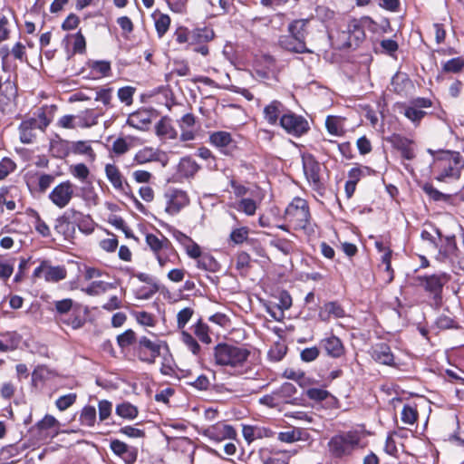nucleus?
<instances>
[{
  "instance_id": "f257e3e1",
  "label": "nucleus",
  "mask_w": 464,
  "mask_h": 464,
  "mask_svg": "<svg viewBox=\"0 0 464 464\" xmlns=\"http://www.w3.org/2000/svg\"><path fill=\"white\" fill-rule=\"evenodd\" d=\"M252 352L244 345L218 343L214 349L216 363L229 367L237 374H245L252 370Z\"/></svg>"
},
{
  "instance_id": "f03ea898",
  "label": "nucleus",
  "mask_w": 464,
  "mask_h": 464,
  "mask_svg": "<svg viewBox=\"0 0 464 464\" xmlns=\"http://www.w3.org/2000/svg\"><path fill=\"white\" fill-rule=\"evenodd\" d=\"M464 168V159L458 151H441L434 157L431 171L436 180L451 182L460 177Z\"/></svg>"
},
{
  "instance_id": "7ed1b4c3",
  "label": "nucleus",
  "mask_w": 464,
  "mask_h": 464,
  "mask_svg": "<svg viewBox=\"0 0 464 464\" xmlns=\"http://www.w3.org/2000/svg\"><path fill=\"white\" fill-rule=\"evenodd\" d=\"M362 434L355 430L338 431L327 442V450L334 459H343L362 449Z\"/></svg>"
},
{
  "instance_id": "20e7f679",
  "label": "nucleus",
  "mask_w": 464,
  "mask_h": 464,
  "mask_svg": "<svg viewBox=\"0 0 464 464\" xmlns=\"http://www.w3.org/2000/svg\"><path fill=\"white\" fill-rule=\"evenodd\" d=\"M376 23L369 16L350 20L346 30L338 34V47H357L365 39V31L368 30L370 32H374L376 30Z\"/></svg>"
},
{
  "instance_id": "39448f33",
  "label": "nucleus",
  "mask_w": 464,
  "mask_h": 464,
  "mask_svg": "<svg viewBox=\"0 0 464 464\" xmlns=\"http://www.w3.org/2000/svg\"><path fill=\"white\" fill-rule=\"evenodd\" d=\"M284 217L293 229L303 230L307 235L314 232L309 206L304 198H295L286 207Z\"/></svg>"
},
{
  "instance_id": "423d86ee",
  "label": "nucleus",
  "mask_w": 464,
  "mask_h": 464,
  "mask_svg": "<svg viewBox=\"0 0 464 464\" xmlns=\"http://www.w3.org/2000/svg\"><path fill=\"white\" fill-rule=\"evenodd\" d=\"M56 316L60 321L71 326L72 329H79L85 324V315L82 308L71 298H64L53 302Z\"/></svg>"
},
{
  "instance_id": "0eeeda50",
  "label": "nucleus",
  "mask_w": 464,
  "mask_h": 464,
  "mask_svg": "<svg viewBox=\"0 0 464 464\" xmlns=\"http://www.w3.org/2000/svg\"><path fill=\"white\" fill-rule=\"evenodd\" d=\"M146 243L160 267H164L168 263L172 262L171 256L176 255V251L171 242L166 237L161 236L159 237L154 234H147Z\"/></svg>"
},
{
  "instance_id": "6e6552de",
  "label": "nucleus",
  "mask_w": 464,
  "mask_h": 464,
  "mask_svg": "<svg viewBox=\"0 0 464 464\" xmlns=\"http://www.w3.org/2000/svg\"><path fill=\"white\" fill-rule=\"evenodd\" d=\"M432 106L428 98L418 97L400 105V113L403 114L415 126H419L421 120L426 116L425 109Z\"/></svg>"
},
{
  "instance_id": "1a4fd4ad",
  "label": "nucleus",
  "mask_w": 464,
  "mask_h": 464,
  "mask_svg": "<svg viewBox=\"0 0 464 464\" xmlns=\"http://www.w3.org/2000/svg\"><path fill=\"white\" fill-rule=\"evenodd\" d=\"M450 277L446 273L434 274L431 276H417L416 283L422 286L426 292L433 295L434 302L439 304L441 302L443 286L448 283Z\"/></svg>"
},
{
  "instance_id": "9d476101",
  "label": "nucleus",
  "mask_w": 464,
  "mask_h": 464,
  "mask_svg": "<svg viewBox=\"0 0 464 464\" xmlns=\"http://www.w3.org/2000/svg\"><path fill=\"white\" fill-rule=\"evenodd\" d=\"M166 203L165 211L170 216L178 215L190 203V198L186 190L178 188H169L164 193Z\"/></svg>"
},
{
  "instance_id": "9b49d317",
  "label": "nucleus",
  "mask_w": 464,
  "mask_h": 464,
  "mask_svg": "<svg viewBox=\"0 0 464 464\" xmlns=\"http://www.w3.org/2000/svg\"><path fill=\"white\" fill-rule=\"evenodd\" d=\"M163 342L160 340H150L146 336L139 339L135 347L138 358L148 363H154L156 358L160 356Z\"/></svg>"
},
{
  "instance_id": "f8f14e48",
  "label": "nucleus",
  "mask_w": 464,
  "mask_h": 464,
  "mask_svg": "<svg viewBox=\"0 0 464 464\" xmlns=\"http://www.w3.org/2000/svg\"><path fill=\"white\" fill-rule=\"evenodd\" d=\"M280 126L288 133L295 137H300L309 130L307 121L300 115L286 111L282 115L279 121Z\"/></svg>"
},
{
  "instance_id": "ddd939ff",
  "label": "nucleus",
  "mask_w": 464,
  "mask_h": 464,
  "mask_svg": "<svg viewBox=\"0 0 464 464\" xmlns=\"http://www.w3.org/2000/svg\"><path fill=\"white\" fill-rule=\"evenodd\" d=\"M34 278H44L48 283H57L66 278L67 270L63 266H52L50 261L44 260L33 273Z\"/></svg>"
},
{
  "instance_id": "4468645a",
  "label": "nucleus",
  "mask_w": 464,
  "mask_h": 464,
  "mask_svg": "<svg viewBox=\"0 0 464 464\" xmlns=\"http://www.w3.org/2000/svg\"><path fill=\"white\" fill-rule=\"evenodd\" d=\"M74 195V186L69 181H63L56 185L49 193L48 198L58 208L67 207Z\"/></svg>"
},
{
  "instance_id": "2eb2a0df",
  "label": "nucleus",
  "mask_w": 464,
  "mask_h": 464,
  "mask_svg": "<svg viewBox=\"0 0 464 464\" xmlns=\"http://www.w3.org/2000/svg\"><path fill=\"white\" fill-rule=\"evenodd\" d=\"M202 435L215 442H221L225 440H232L237 436L233 426L223 422H217L202 430Z\"/></svg>"
},
{
  "instance_id": "dca6fc26",
  "label": "nucleus",
  "mask_w": 464,
  "mask_h": 464,
  "mask_svg": "<svg viewBox=\"0 0 464 464\" xmlns=\"http://www.w3.org/2000/svg\"><path fill=\"white\" fill-rule=\"evenodd\" d=\"M304 173L307 181L316 190L323 188V183L320 178V164L315 160L312 155H304L302 157Z\"/></svg>"
},
{
  "instance_id": "f3484780",
  "label": "nucleus",
  "mask_w": 464,
  "mask_h": 464,
  "mask_svg": "<svg viewBox=\"0 0 464 464\" xmlns=\"http://www.w3.org/2000/svg\"><path fill=\"white\" fill-rule=\"evenodd\" d=\"M110 449L118 457H120L126 464H134L138 457V450L130 446L120 440H111Z\"/></svg>"
},
{
  "instance_id": "a211bd4d",
  "label": "nucleus",
  "mask_w": 464,
  "mask_h": 464,
  "mask_svg": "<svg viewBox=\"0 0 464 464\" xmlns=\"http://www.w3.org/2000/svg\"><path fill=\"white\" fill-rule=\"evenodd\" d=\"M134 161L137 164H146L149 162L158 161L160 162L162 166H166L168 163V158L165 152L158 149L144 147L135 154Z\"/></svg>"
},
{
  "instance_id": "6ab92c4d",
  "label": "nucleus",
  "mask_w": 464,
  "mask_h": 464,
  "mask_svg": "<svg viewBox=\"0 0 464 464\" xmlns=\"http://www.w3.org/2000/svg\"><path fill=\"white\" fill-rule=\"evenodd\" d=\"M320 345L326 354L332 358H340L345 353V349L341 339L333 334L322 339L320 341Z\"/></svg>"
},
{
  "instance_id": "aec40b11",
  "label": "nucleus",
  "mask_w": 464,
  "mask_h": 464,
  "mask_svg": "<svg viewBox=\"0 0 464 464\" xmlns=\"http://www.w3.org/2000/svg\"><path fill=\"white\" fill-rule=\"evenodd\" d=\"M393 148L401 151V156L406 160H412L415 157L412 147V140L400 134H393L387 139Z\"/></svg>"
},
{
  "instance_id": "412c9836",
  "label": "nucleus",
  "mask_w": 464,
  "mask_h": 464,
  "mask_svg": "<svg viewBox=\"0 0 464 464\" xmlns=\"http://www.w3.org/2000/svg\"><path fill=\"white\" fill-rule=\"evenodd\" d=\"M458 246L456 243L455 237H447L445 238V244L442 245L439 250L437 259L440 262H450L454 263L456 258L458 257Z\"/></svg>"
},
{
  "instance_id": "4be33fe9",
  "label": "nucleus",
  "mask_w": 464,
  "mask_h": 464,
  "mask_svg": "<svg viewBox=\"0 0 464 464\" xmlns=\"http://www.w3.org/2000/svg\"><path fill=\"white\" fill-rule=\"evenodd\" d=\"M278 44L285 51L295 53H306L311 51L306 47L305 42H302L291 34L281 35L278 39Z\"/></svg>"
},
{
  "instance_id": "5701e85b",
  "label": "nucleus",
  "mask_w": 464,
  "mask_h": 464,
  "mask_svg": "<svg viewBox=\"0 0 464 464\" xmlns=\"http://www.w3.org/2000/svg\"><path fill=\"white\" fill-rule=\"evenodd\" d=\"M286 111L287 109L281 102L274 100L265 106L263 110L264 118L270 125H276Z\"/></svg>"
},
{
  "instance_id": "b1692460",
  "label": "nucleus",
  "mask_w": 464,
  "mask_h": 464,
  "mask_svg": "<svg viewBox=\"0 0 464 464\" xmlns=\"http://www.w3.org/2000/svg\"><path fill=\"white\" fill-rule=\"evenodd\" d=\"M37 120L30 118L23 121L19 126L20 140L24 144L32 143L35 138L34 130L36 129Z\"/></svg>"
},
{
  "instance_id": "393cba45",
  "label": "nucleus",
  "mask_w": 464,
  "mask_h": 464,
  "mask_svg": "<svg viewBox=\"0 0 464 464\" xmlns=\"http://www.w3.org/2000/svg\"><path fill=\"white\" fill-rule=\"evenodd\" d=\"M372 358L385 365H392L394 362V356L391 351V348L386 343L377 344L372 351Z\"/></svg>"
},
{
  "instance_id": "a878e982",
  "label": "nucleus",
  "mask_w": 464,
  "mask_h": 464,
  "mask_svg": "<svg viewBox=\"0 0 464 464\" xmlns=\"http://www.w3.org/2000/svg\"><path fill=\"white\" fill-rule=\"evenodd\" d=\"M242 433L243 437L248 443L264 437H271L273 434L269 429L251 425H244Z\"/></svg>"
},
{
  "instance_id": "bb28decb",
  "label": "nucleus",
  "mask_w": 464,
  "mask_h": 464,
  "mask_svg": "<svg viewBox=\"0 0 464 464\" xmlns=\"http://www.w3.org/2000/svg\"><path fill=\"white\" fill-rule=\"evenodd\" d=\"M343 318L345 316L343 308L336 302L326 303L319 313L322 321H328L331 317Z\"/></svg>"
},
{
  "instance_id": "cd10ccee",
  "label": "nucleus",
  "mask_w": 464,
  "mask_h": 464,
  "mask_svg": "<svg viewBox=\"0 0 464 464\" xmlns=\"http://www.w3.org/2000/svg\"><path fill=\"white\" fill-rule=\"evenodd\" d=\"M105 174L115 189L120 191L124 189V178L116 165L107 164L105 166Z\"/></svg>"
},
{
  "instance_id": "c85d7f7f",
  "label": "nucleus",
  "mask_w": 464,
  "mask_h": 464,
  "mask_svg": "<svg viewBox=\"0 0 464 464\" xmlns=\"http://www.w3.org/2000/svg\"><path fill=\"white\" fill-rule=\"evenodd\" d=\"M296 453V450L292 451H273L268 456L263 455L262 462L263 464H288L290 458Z\"/></svg>"
},
{
  "instance_id": "c756f323",
  "label": "nucleus",
  "mask_w": 464,
  "mask_h": 464,
  "mask_svg": "<svg viewBox=\"0 0 464 464\" xmlns=\"http://www.w3.org/2000/svg\"><path fill=\"white\" fill-rule=\"evenodd\" d=\"M198 170V165L191 158H182L177 166V174L181 178L193 177Z\"/></svg>"
},
{
  "instance_id": "7c9ffc66",
  "label": "nucleus",
  "mask_w": 464,
  "mask_h": 464,
  "mask_svg": "<svg viewBox=\"0 0 464 464\" xmlns=\"http://www.w3.org/2000/svg\"><path fill=\"white\" fill-rule=\"evenodd\" d=\"M127 123L137 130H143L150 123V113L145 110L133 112L129 115Z\"/></svg>"
},
{
  "instance_id": "2f4dec72",
  "label": "nucleus",
  "mask_w": 464,
  "mask_h": 464,
  "mask_svg": "<svg viewBox=\"0 0 464 464\" xmlns=\"http://www.w3.org/2000/svg\"><path fill=\"white\" fill-rule=\"evenodd\" d=\"M309 19H296L291 22L288 25V33L299 39L305 42L307 35V25Z\"/></svg>"
},
{
  "instance_id": "473e14b6",
  "label": "nucleus",
  "mask_w": 464,
  "mask_h": 464,
  "mask_svg": "<svg viewBox=\"0 0 464 464\" xmlns=\"http://www.w3.org/2000/svg\"><path fill=\"white\" fill-rule=\"evenodd\" d=\"M20 336L14 332H7L0 335V352L14 351L20 343Z\"/></svg>"
},
{
  "instance_id": "72a5a7b5",
  "label": "nucleus",
  "mask_w": 464,
  "mask_h": 464,
  "mask_svg": "<svg viewBox=\"0 0 464 464\" xmlns=\"http://www.w3.org/2000/svg\"><path fill=\"white\" fill-rule=\"evenodd\" d=\"M115 413L122 419L132 420L137 418L139 411L138 408L130 402L122 401L116 405Z\"/></svg>"
},
{
  "instance_id": "f704fd0d",
  "label": "nucleus",
  "mask_w": 464,
  "mask_h": 464,
  "mask_svg": "<svg viewBox=\"0 0 464 464\" xmlns=\"http://www.w3.org/2000/svg\"><path fill=\"white\" fill-rule=\"evenodd\" d=\"M328 132L334 136H343L344 130V119L338 116H328L325 120Z\"/></svg>"
},
{
  "instance_id": "c9c22d12",
  "label": "nucleus",
  "mask_w": 464,
  "mask_h": 464,
  "mask_svg": "<svg viewBox=\"0 0 464 464\" xmlns=\"http://www.w3.org/2000/svg\"><path fill=\"white\" fill-rule=\"evenodd\" d=\"M269 245L285 256H289L295 250V244L292 240L285 237H274L270 240Z\"/></svg>"
},
{
  "instance_id": "e433bc0d",
  "label": "nucleus",
  "mask_w": 464,
  "mask_h": 464,
  "mask_svg": "<svg viewBox=\"0 0 464 464\" xmlns=\"http://www.w3.org/2000/svg\"><path fill=\"white\" fill-rule=\"evenodd\" d=\"M54 229L67 241H72L76 235V228L59 217L55 219Z\"/></svg>"
},
{
  "instance_id": "4c0bfd02",
  "label": "nucleus",
  "mask_w": 464,
  "mask_h": 464,
  "mask_svg": "<svg viewBox=\"0 0 464 464\" xmlns=\"http://www.w3.org/2000/svg\"><path fill=\"white\" fill-rule=\"evenodd\" d=\"M418 410L414 403H406L401 412V421L408 425H413L418 420Z\"/></svg>"
},
{
  "instance_id": "58836bf2",
  "label": "nucleus",
  "mask_w": 464,
  "mask_h": 464,
  "mask_svg": "<svg viewBox=\"0 0 464 464\" xmlns=\"http://www.w3.org/2000/svg\"><path fill=\"white\" fill-rule=\"evenodd\" d=\"M97 411L94 406L86 405L82 408L80 414V422L86 427H93L96 423Z\"/></svg>"
},
{
  "instance_id": "ea45409f",
  "label": "nucleus",
  "mask_w": 464,
  "mask_h": 464,
  "mask_svg": "<svg viewBox=\"0 0 464 464\" xmlns=\"http://www.w3.org/2000/svg\"><path fill=\"white\" fill-rule=\"evenodd\" d=\"M193 334L203 343L209 344L212 339L209 335V328L207 324L198 320L192 325Z\"/></svg>"
},
{
  "instance_id": "a19ab883",
  "label": "nucleus",
  "mask_w": 464,
  "mask_h": 464,
  "mask_svg": "<svg viewBox=\"0 0 464 464\" xmlns=\"http://www.w3.org/2000/svg\"><path fill=\"white\" fill-rule=\"evenodd\" d=\"M210 142L220 149L227 148L233 141L231 134L227 131H217L210 135Z\"/></svg>"
},
{
  "instance_id": "79ce46f5",
  "label": "nucleus",
  "mask_w": 464,
  "mask_h": 464,
  "mask_svg": "<svg viewBox=\"0 0 464 464\" xmlns=\"http://www.w3.org/2000/svg\"><path fill=\"white\" fill-rule=\"evenodd\" d=\"M197 260V266L199 269L216 272L219 267L218 261L209 254H201Z\"/></svg>"
},
{
  "instance_id": "37998d69",
  "label": "nucleus",
  "mask_w": 464,
  "mask_h": 464,
  "mask_svg": "<svg viewBox=\"0 0 464 464\" xmlns=\"http://www.w3.org/2000/svg\"><path fill=\"white\" fill-rule=\"evenodd\" d=\"M95 77H107L111 72V63L107 61H92L89 63Z\"/></svg>"
},
{
  "instance_id": "c03bdc74",
  "label": "nucleus",
  "mask_w": 464,
  "mask_h": 464,
  "mask_svg": "<svg viewBox=\"0 0 464 464\" xmlns=\"http://www.w3.org/2000/svg\"><path fill=\"white\" fill-rule=\"evenodd\" d=\"M235 208L246 216H254L257 209V202L249 198H243L237 202Z\"/></svg>"
},
{
  "instance_id": "a18cd8bd",
  "label": "nucleus",
  "mask_w": 464,
  "mask_h": 464,
  "mask_svg": "<svg viewBox=\"0 0 464 464\" xmlns=\"http://www.w3.org/2000/svg\"><path fill=\"white\" fill-rule=\"evenodd\" d=\"M74 153L85 155L90 161L95 160V153L88 141H76L72 144Z\"/></svg>"
},
{
  "instance_id": "49530a36",
  "label": "nucleus",
  "mask_w": 464,
  "mask_h": 464,
  "mask_svg": "<svg viewBox=\"0 0 464 464\" xmlns=\"http://www.w3.org/2000/svg\"><path fill=\"white\" fill-rule=\"evenodd\" d=\"M77 121L79 128H89L97 124L98 115L92 110H88L77 116Z\"/></svg>"
},
{
  "instance_id": "de8ad7c7",
  "label": "nucleus",
  "mask_w": 464,
  "mask_h": 464,
  "mask_svg": "<svg viewBox=\"0 0 464 464\" xmlns=\"http://www.w3.org/2000/svg\"><path fill=\"white\" fill-rule=\"evenodd\" d=\"M155 28L159 37H162L169 28L170 18L167 14H153Z\"/></svg>"
},
{
  "instance_id": "09e8293b",
  "label": "nucleus",
  "mask_w": 464,
  "mask_h": 464,
  "mask_svg": "<svg viewBox=\"0 0 464 464\" xmlns=\"http://www.w3.org/2000/svg\"><path fill=\"white\" fill-rule=\"evenodd\" d=\"M156 133L158 136L166 137L169 139H174L177 136L176 130L170 125V123L165 120H160L156 125Z\"/></svg>"
},
{
  "instance_id": "8fccbe9b",
  "label": "nucleus",
  "mask_w": 464,
  "mask_h": 464,
  "mask_svg": "<svg viewBox=\"0 0 464 464\" xmlns=\"http://www.w3.org/2000/svg\"><path fill=\"white\" fill-rule=\"evenodd\" d=\"M18 201L22 204V192L16 186H7L0 188V198Z\"/></svg>"
},
{
  "instance_id": "3c124183",
  "label": "nucleus",
  "mask_w": 464,
  "mask_h": 464,
  "mask_svg": "<svg viewBox=\"0 0 464 464\" xmlns=\"http://www.w3.org/2000/svg\"><path fill=\"white\" fill-rule=\"evenodd\" d=\"M215 36V33L212 29L204 27L198 28L191 32V39L199 43H206L211 41Z\"/></svg>"
},
{
  "instance_id": "603ef678",
  "label": "nucleus",
  "mask_w": 464,
  "mask_h": 464,
  "mask_svg": "<svg viewBox=\"0 0 464 464\" xmlns=\"http://www.w3.org/2000/svg\"><path fill=\"white\" fill-rule=\"evenodd\" d=\"M422 190L434 201H448L450 198V195L442 193L435 188L431 184L425 183L422 186Z\"/></svg>"
},
{
  "instance_id": "864d4df0",
  "label": "nucleus",
  "mask_w": 464,
  "mask_h": 464,
  "mask_svg": "<svg viewBox=\"0 0 464 464\" xmlns=\"http://www.w3.org/2000/svg\"><path fill=\"white\" fill-rule=\"evenodd\" d=\"M302 430L300 429H293L278 433L277 439L285 443H293L302 440Z\"/></svg>"
},
{
  "instance_id": "5fc2aeb1",
  "label": "nucleus",
  "mask_w": 464,
  "mask_h": 464,
  "mask_svg": "<svg viewBox=\"0 0 464 464\" xmlns=\"http://www.w3.org/2000/svg\"><path fill=\"white\" fill-rule=\"evenodd\" d=\"M12 33V24L8 17L0 14V44L7 41Z\"/></svg>"
},
{
  "instance_id": "6e6d98bb",
  "label": "nucleus",
  "mask_w": 464,
  "mask_h": 464,
  "mask_svg": "<svg viewBox=\"0 0 464 464\" xmlns=\"http://www.w3.org/2000/svg\"><path fill=\"white\" fill-rule=\"evenodd\" d=\"M76 227H78L81 232L89 235L94 230V222L90 215H85L82 212Z\"/></svg>"
},
{
  "instance_id": "4d7b16f0",
  "label": "nucleus",
  "mask_w": 464,
  "mask_h": 464,
  "mask_svg": "<svg viewBox=\"0 0 464 464\" xmlns=\"http://www.w3.org/2000/svg\"><path fill=\"white\" fill-rule=\"evenodd\" d=\"M194 314V309L191 307H185L179 311L177 314V327L179 330L185 331L186 324L189 322Z\"/></svg>"
},
{
  "instance_id": "13d9d810",
  "label": "nucleus",
  "mask_w": 464,
  "mask_h": 464,
  "mask_svg": "<svg viewBox=\"0 0 464 464\" xmlns=\"http://www.w3.org/2000/svg\"><path fill=\"white\" fill-rule=\"evenodd\" d=\"M181 341L193 354L198 355L199 353L200 345L189 333L181 331Z\"/></svg>"
},
{
  "instance_id": "bf43d9fd",
  "label": "nucleus",
  "mask_w": 464,
  "mask_h": 464,
  "mask_svg": "<svg viewBox=\"0 0 464 464\" xmlns=\"http://www.w3.org/2000/svg\"><path fill=\"white\" fill-rule=\"evenodd\" d=\"M77 399L76 393H68L66 395L60 396L55 401V406L61 411H63L74 404Z\"/></svg>"
},
{
  "instance_id": "052dcab7",
  "label": "nucleus",
  "mask_w": 464,
  "mask_h": 464,
  "mask_svg": "<svg viewBox=\"0 0 464 464\" xmlns=\"http://www.w3.org/2000/svg\"><path fill=\"white\" fill-rule=\"evenodd\" d=\"M464 67V60L461 57L452 58L443 64V71L446 72L457 73Z\"/></svg>"
},
{
  "instance_id": "680f3d73",
  "label": "nucleus",
  "mask_w": 464,
  "mask_h": 464,
  "mask_svg": "<svg viewBox=\"0 0 464 464\" xmlns=\"http://www.w3.org/2000/svg\"><path fill=\"white\" fill-rule=\"evenodd\" d=\"M248 234H249L248 227H241L233 229L230 233L229 237L233 243L239 245V244L244 243L247 239Z\"/></svg>"
},
{
  "instance_id": "e2e57ef3",
  "label": "nucleus",
  "mask_w": 464,
  "mask_h": 464,
  "mask_svg": "<svg viewBox=\"0 0 464 464\" xmlns=\"http://www.w3.org/2000/svg\"><path fill=\"white\" fill-rule=\"evenodd\" d=\"M37 427L41 431H48L49 430H57L59 421L52 415H45L38 423Z\"/></svg>"
},
{
  "instance_id": "0e129e2a",
  "label": "nucleus",
  "mask_w": 464,
  "mask_h": 464,
  "mask_svg": "<svg viewBox=\"0 0 464 464\" xmlns=\"http://www.w3.org/2000/svg\"><path fill=\"white\" fill-rule=\"evenodd\" d=\"M100 421L107 420L112 412V403L108 400H102L98 402Z\"/></svg>"
},
{
  "instance_id": "69168bd1",
  "label": "nucleus",
  "mask_w": 464,
  "mask_h": 464,
  "mask_svg": "<svg viewBox=\"0 0 464 464\" xmlns=\"http://www.w3.org/2000/svg\"><path fill=\"white\" fill-rule=\"evenodd\" d=\"M136 341V334L135 333L129 329L126 330L121 334L118 335L117 342L121 348L124 349L129 347L130 345L133 344Z\"/></svg>"
},
{
  "instance_id": "338daca9",
  "label": "nucleus",
  "mask_w": 464,
  "mask_h": 464,
  "mask_svg": "<svg viewBox=\"0 0 464 464\" xmlns=\"http://www.w3.org/2000/svg\"><path fill=\"white\" fill-rule=\"evenodd\" d=\"M316 16L322 22H331L335 18V12L324 5H319L315 9Z\"/></svg>"
},
{
  "instance_id": "774afa93",
  "label": "nucleus",
  "mask_w": 464,
  "mask_h": 464,
  "mask_svg": "<svg viewBox=\"0 0 464 464\" xmlns=\"http://www.w3.org/2000/svg\"><path fill=\"white\" fill-rule=\"evenodd\" d=\"M70 172L74 178L82 181L85 180L90 174L89 169L83 163L71 166Z\"/></svg>"
}]
</instances>
